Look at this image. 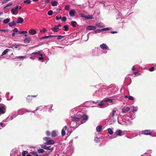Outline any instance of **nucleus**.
I'll use <instances>...</instances> for the list:
<instances>
[{
    "label": "nucleus",
    "instance_id": "f257e3e1",
    "mask_svg": "<svg viewBox=\"0 0 156 156\" xmlns=\"http://www.w3.org/2000/svg\"><path fill=\"white\" fill-rule=\"evenodd\" d=\"M53 105L52 104H50V105H48L46 106H40L38 107L36 109L32 112L35 113V111L40 110L41 111L43 110L44 111H46L48 108L49 109V112H51L52 111V107Z\"/></svg>",
    "mask_w": 156,
    "mask_h": 156
},
{
    "label": "nucleus",
    "instance_id": "f03ea898",
    "mask_svg": "<svg viewBox=\"0 0 156 156\" xmlns=\"http://www.w3.org/2000/svg\"><path fill=\"white\" fill-rule=\"evenodd\" d=\"M72 120L74 122H78L80 119H81L82 115L80 114H74L73 115H71L70 117Z\"/></svg>",
    "mask_w": 156,
    "mask_h": 156
},
{
    "label": "nucleus",
    "instance_id": "7ed1b4c3",
    "mask_svg": "<svg viewBox=\"0 0 156 156\" xmlns=\"http://www.w3.org/2000/svg\"><path fill=\"white\" fill-rule=\"evenodd\" d=\"M50 138L49 137H44L43 138V140L46 141V142L44 143L45 144L49 145L54 144V141L53 140H50Z\"/></svg>",
    "mask_w": 156,
    "mask_h": 156
},
{
    "label": "nucleus",
    "instance_id": "20e7f679",
    "mask_svg": "<svg viewBox=\"0 0 156 156\" xmlns=\"http://www.w3.org/2000/svg\"><path fill=\"white\" fill-rule=\"evenodd\" d=\"M100 48H98L95 47L92 49V54L93 56H98L99 55V51Z\"/></svg>",
    "mask_w": 156,
    "mask_h": 156
},
{
    "label": "nucleus",
    "instance_id": "39448f33",
    "mask_svg": "<svg viewBox=\"0 0 156 156\" xmlns=\"http://www.w3.org/2000/svg\"><path fill=\"white\" fill-rule=\"evenodd\" d=\"M6 107L3 105H0V115L4 114L6 111Z\"/></svg>",
    "mask_w": 156,
    "mask_h": 156
},
{
    "label": "nucleus",
    "instance_id": "423d86ee",
    "mask_svg": "<svg viewBox=\"0 0 156 156\" xmlns=\"http://www.w3.org/2000/svg\"><path fill=\"white\" fill-rule=\"evenodd\" d=\"M111 29V28L110 27L104 28L100 29H97L94 32L95 34H97L98 33H100L102 31H107L110 30Z\"/></svg>",
    "mask_w": 156,
    "mask_h": 156
},
{
    "label": "nucleus",
    "instance_id": "0eeeda50",
    "mask_svg": "<svg viewBox=\"0 0 156 156\" xmlns=\"http://www.w3.org/2000/svg\"><path fill=\"white\" fill-rule=\"evenodd\" d=\"M21 9L22 7L21 6L17 5L15 8L12 9L11 11V12L12 14H14V13L16 11H18L19 9L20 10Z\"/></svg>",
    "mask_w": 156,
    "mask_h": 156
},
{
    "label": "nucleus",
    "instance_id": "6e6552de",
    "mask_svg": "<svg viewBox=\"0 0 156 156\" xmlns=\"http://www.w3.org/2000/svg\"><path fill=\"white\" fill-rule=\"evenodd\" d=\"M9 48H12V49H14V48H15L16 49H18V50H20L21 48V47L20 45L18 44H12L11 45L8 47Z\"/></svg>",
    "mask_w": 156,
    "mask_h": 156
},
{
    "label": "nucleus",
    "instance_id": "1a4fd4ad",
    "mask_svg": "<svg viewBox=\"0 0 156 156\" xmlns=\"http://www.w3.org/2000/svg\"><path fill=\"white\" fill-rule=\"evenodd\" d=\"M88 117L87 115H83L82 116L81 119L82 120H81V124L84 123L88 119Z\"/></svg>",
    "mask_w": 156,
    "mask_h": 156
},
{
    "label": "nucleus",
    "instance_id": "9d476101",
    "mask_svg": "<svg viewBox=\"0 0 156 156\" xmlns=\"http://www.w3.org/2000/svg\"><path fill=\"white\" fill-rule=\"evenodd\" d=\"M116 134L119 136H122L125 134L124 132H122V131L120 129H117L116 131Z\"/></svg>",
    "mask_w": 156,
    "mask_h": 156
},
{
    "label": "nucleus",
    "instance_id": "9b49d317",
    "mask_svg": "<svg viewBox=\"0 0 156 156\" xmlns=\"http://www.w3.org/2000/svg\"><path fill=\"white\" fill-rule=\"evenodd\" d=\"M141 133L142 134L146 135H149L151 136V132L149 130H142L141 131Z\"/></svg>",
    "mask_w": 156,
    "mask_h": 156
},
{
    "label": "nucleus",
    "instance_id": "f8f14e48",
    "mask_svg": "<svg viewBox=\"0 0 156 156\" xmlns=\"http://www.w3.org/2000/svg\"><path fill=\"white\" fill-rule=\"evenodd\" d=\"M77 108H72L70 110V117H71V115H73V114L76 113L77 111Z\"/></svg>",
    "mask_w": 156,
    "mask_h": 156
},
{
    "label": "nucleus",
    "instance_id": "ddd939ff",
    "mask_svg": "<svg viewBox=\"0 0 156 156\" xmlns=\"http://www.w3.org/2000/svg\"><path fill=\"white\" fill-rule=\"evenodd\" d=\"M24 21L23 19L20 17H18L17 20L16 22V23H22Z\"/></svg>",
    "mask_w": 156,
    "mask_h": 156
},
{
    "label": "nucleus",
    "instance_id": "4468645a",
    "mask_svg": "<svg viewBox=\"0 0 156 156\" xmlns=\"http://www.w3.org/2000/svg\"><path fill=\"white\" fill-rule=\"evenodd\" d=\"M67 126L63 127L61 131V134L62 136H64L65 134V130L67 129Z\"/></svg>",
    "mask_w": 156,
    "mask_h": 156
},
{
    "label": "nucleus",
    "instance_id": "2eb2a0df",
    "mask_svg": "<svg viewBox=\"0 0 156 156\" xmlns=\"http://www.w3.org/2000/svg\"><path fill=\"white\" fill-rule=\"evenodd\" d=\"M76 14V12L73 9L71 10L69 12V15L71 17H73L74 16H75Z\"/></svg>",
    "mask_w": 156,
    "mask_h": 156
},
{
    "label": "nucleus",
    "instance_id": "dca6fc26",
    "mask_svg": "<svg viewBox=\"0 0 156 156\" xmlns=\"http://www.w3.org/2000/svg\"><path fill=\"white\" fill-rule=\"evenodd\" d=\"M31 37L30 36H28L27 37H26L24 40V42L25 44H28L30 43V39Z\"/></svg>",
    "mask_w": 156,
    "mask_h": 156
},
{
    "label": "nucleus",
    "instance_id": "f3484780",
    "mask_svg": "<svg viewBox=\"0 0 156 156\" xmlns=\"http://www.w3.org/2000/svg\"><path fill=\"white\" fill-rule=\"evenodd\" d=\"M100 47L101 49L104 50H107L108 48V46L106 44L104 43L101 44Z\"/></svg>",
    "mask_w": 156,
    "mask_h": 156
},
{
    "label": "nucleus",
    "instance_id": "a211bd4d",
    "mask_svg": "<svg viewBox=\"0 0 156 156\" xmlns=\"http://www.w3.org/2000/svg\"><path fill=\"white\" fill-rule=\"evenodd\" d=\"M117 109L116 108H114L112 111V113H111L109 115V117H111L113 118L115 116V114L116 111H117Z\"/></svg>",
    "mask_w": 156,
    "mask_h": 156
},
{
    "label": "nucleus",
    "instance_id": "6ab92c4d",
    "mask_svg": "<svg viewBox=\"0 0 156 156\" xmlns=\"http://www.w3.org/2000/svg\"><path fill=\"white\" fill-rule=\"evenodd\" d=\"M130 109V108L129 107H127L125 108L122 109V113H125L129 111Z\"/></svg>",
    "mask_w": 156,
    "mask_h": 156
},
{
    "label": "nucleus",
    "instance_id": "aec40b11",
    "mask_svg": "<svg viewBox=\"0 0 156 156\" xmlns=\"http://www.w3.org/2000/svg\"><path fill=\"white\" fill-rule=\"evenodd\" d=\"M86 29L89 30H94L96 29V27L93 26H88L87 27Z\"/></svg>",
    "mask_w": 156,
    "mask_h": 156
},
{
    "label": "nucleus",
    "instance_id": "412c9836",
    "mask_svg": "<svg viewBox=\"0 0 156 156\" xmlns=\"http://www.w3.org/2000/svg\"><path fill=\"white\" fill-rule=\"evenodd\" d=\"M29 33L30 34L33 35L36 34L37 32L34 29H30L29 30Z\"/></svg>",
    "mask_w": 156,
    "mask_h": 156
},
{
    "label": "nucleus",
    "instance_id": "4be33fe9",
    "mask_svg": "<svg viewBox=\"0 0 156 156\" xmlns=\"http://www.w3.org/2000/svg\"><path fill=\"white\" fill-rule=\"evenodd\" d=\"M152 151L149 150L148 151H147L143 155H141V156H151L150 153H151Z\"/></svg>",
    "mask_w": 156,
    "mask_h": 156
},
{
    "label": "nucleus",
    "instance_id": "5701e85b",
    "mask_svg": "<svg viewBox=\"0 0 156 156\" xmlns=\"http://www.w3.org/2000/svg\"><path fill=\"white\" fill-rule=\"evenodd\" d=\"M59 29V28L57 26L55 25L54 27L52 28V30L54 32H57Z\"/></svg>",
    "mask_w": 156,
    "mask_h": 156
},
{
    "label": "nucleus",
    "instance_id": "b1692460",
    "mask_svg": "<svg viewBox=\"0 0 156 156\" xmlns=\"http://www.w3.org/2000/svg\"><path fill=\"white\" fill-rule=\"evenodd\" d=\"M54 149V147L51 146H46L45 150L50 151V152L52 151Z\"/></svg>",
    "mask_w": 156,
    "mask_h": 156
},
{
    "label": "nucleus",
    "instance_id": "393cba45",
    "mask_svg": "<svg viewBox=\"0 0 156 156\" xmlns=\"http://www.w3.org/2000/svg\"><path fill=\"white\" fill-rule=\"evenodd\" d=\"M102 126L101 125L98 126L96 128V131L98 132H100L102 129Z\"/></svg>",
    "mask_w": 156,
    "mask_h": 156
},
{
    "label": "nucleus",
    "instance_id": "a878e982",
    "mask_svg": "<svg viewBox=\"0 0 156 156\" xmlns=\"http://www.w3.org/2000/svg\"><path fill=\"white\" fill-rule=\"evenodd\" d=\"M16 22L12 21L8 23V25L9 27H11L12 26L16 25Z\"/></svg>",
    "mask_w": 156,
    "mask_h": 156
},
{
    "label": "nucleus",
    "instance_id": "bb28decb",
    "mask_svg": "<svg viewBox=\"0 0 156 156\" xmlns=\"http://www.w3.org/2000/svg\"><path fill=\"white\" fill-rule=\"evenodd\" d=\"M131 107H133V110L132 111L134 113L137 111L138 109V108L137 106H134L132 105L131 106Z\"/></svg>",
    "mask_w": 156,
    "mask_h": 156
},
{
    "label": "nucleus",
    "instance_id": "cd10ccee",
    "mask_svg": "<svg viewBox=\"0 0 156 156\" xmlns=\"http://www.w3.org/2000/svg\"><path fill=\"white\" fill-rule=\"evenodd\" d=\"M112 99H110L108 98H106L103 100V101L104 102H109L110 103L112 102Z\"/></svg>",
    "mask_w": 156,
    "mask_h": 156
},
{
    "label": "nucleus",
    "instance_id": "c85d7f7f",
    "mask_svg": "<svg viewBox=\"0 0 156 156\" xmlns=\"http://www.w3.org/2000/svg\"><path fill=\"white\" fill-rule=\"evenodd\" d=\"M101 91L100 90L97 91L94 94V95L95 96H100L101 93Z\"/></svg>",
    "mask_w": 156,
    "mask_h": 156
},
{
    "label": "nucleus",
    "instance_id": "c756f323",
    "mask_svg": "<svg viewBox=\"0 0 156 156\" xmlns=\"http://www.w3.org/2000/svg\"><path fill=\"white\" fill-rule=\"evenodd\" d=\"M10 50L9 49H7L5 50L2 53L1 55L3 56L5 55Z\"/></svg>",
    "mask_w": 156,
    "mask_h": 156
},
{
    "label": "nucleus",
    "instance_id": "7c9ffc66",
    "mask_svg": "<svg viewBox=\"0 0 156 156\" xmlns=\"http://www.w3.org/2000/svg\"><path fill=\"white\" fill-rule=\"evenodd\" d=\"M51 135L52 137H55L57 135L56 131L55 130L52 131L51 132Z\"/></svg>",
    "mask_w": 156,
    "mask_h": 156
},
{
    "label": "nucleus",
    "instance_id": "2f4dec72",
    "mask_svg": "<svg viewBox=\"0 0 156 156\" xmlns=\"http://www.w3.org/2000/svg\"><path fill=\"white\" fill-rule=\"evenodd\" d=\"M65 36L62 35H56V37H57V39L58 40H61L62 38H64Z\"/></svg>",
    "mask_w": 156,
    "mask_h": 156
},
{
    "label": "nucleus",
    "instance_id": "473e14b6",
    "mask_svg": "<svg viewBox=\"0 0 156 156\" xmlns=\"http://www.w3.org/2000/svg\"><path fill=\"white\" fill-rule=\"evenodd\" d=\"M108 133L110 135H112L113 134V132L112 129L111 128H109L107 129Z\"/></svg>",
    "mask_w": 156,
    "mask_h": 156
},
{
    "label": "nucleus",
    "instance_id": "72a5a7b5",
    "mask_svg": "<svg viewBox=\"0 0 156 156\" xmlns=\"http://www.w3.org/2000/svg\"><path fill=\"white\" fill-rule=\"evenodd\" d=\"M10 21V18H7L3 21V23H4L6 24L8 23H9V21Z\"/></svg>",
    "mask_w": 156,
    "mask_h": 156
},
{
    "label": "nucleus",
    "instance_id": "f704fd0d",
    "mask_svg": "<svg viewBox=\"0 0 156 156\" xmlns=\"http://www.w3.org/2000/svg\"><path fill=\"white\" fill-rule=\"evenodd\" d=\"M103 102L102 100V101L100 102L99 103L97 104L96 107H101V106L104 105Z\"/></svg>",
    "mask_w": 156,
    "mask_h": 156
},
{
    "label": "nucleus",
    "instance_id": "c9c22d12",
    "mask_svg": "<svg viewBox=\"0 0 156 156\" xmlns=\"http://www.w3.org/2000/svg\"><path fill=\"white\" fill-rule=\"evenodd\" d=\"M96 25L99 27H104L101 23H97L96 24Z\"/></svg>",
    "mask_w": 156,
    "mask_h": 156
},
{
    "label": "nucleus",
    "instance_id": "e433bc0d",
    "mask_svg": "<svg viewBox=\"0 0 156 156\" xmlns=\"http://www.w3.org/2000/svg\"><path fill=\"white\" fill-rule=\"evenodd\" d=\"M71 24L73 27H75L77 24V23L75 21H72L71 22Z\"/></svg>",
    "mask_w": 156,
    "mask_h": 156
},
{
    "label": "nucleus",
    "instance_id": "4c0bfd02",
    "mask_svg": "<svg viewBox=\"0 0 156 156\" xmlns=\"http://www.w3.org/2000/svg\"><path fill=\"white\" fill-rule=\"evenodd\" d=\"M5 124H4L2 122L0 123V129L5 126Z\"/></svg>",
    "mask_w": 156,
    "mask_h": 156
},
{
    "label": "nucleus",
    "instance_id": "58836bf2",
    "mask_svg": "<svg viewBox=\"0 0 156 156\" xmlns=\"http://www.w3.org/2000/svg\"><path fill=\"white\" fill-rule=\"evenodd\" d=\"M12 5V2H10L8 4H7L5 7L4 8V9H5L6 8H7L8 7L11 6Z\"/></svg>",
    "mask_w": 156,
    "mask_h": 156
},
{
    "label": "nucleus",
    "instance_id": "ea45409f",
    "mask_svg": "<svg viewBox=\"0 0 156 156\" xmlns=\"http://www.w3.org/2000/svg\"><path fill=\"white\" fill-rule=\"evenodd\" d=\"M37 151L39 153H43L44 152V150L42 149H38Z\"/></svg>",
    "mask_w": 156,
    "mask_h": 156
},
{
    "label": "nucleus",
    "instance_id": "a19ab883",
    "mask_svg": "<svg viewBox=\"0 0 156 156\" xmlns=\"http://www.w3.org/2000/svg\"><path fill=\"white\" fill-rule=\"evenodd\" d=\"M100 139L99 138L97 137H95L94 141L96 143H98L100 141Z\"/></svg>",
    "mask_w": 156,
    "mask_h": 156
},
{
    "label": "nucleus",
    "instance_id": "79ce46f5",
    "mask_svg": "<svg viewBox=\"0 0 156 156\" xmlns=\"http://www.w3.org/2000/svg\"><path fill=\"white\" fill-rule=\"evenodd\" d=\"M27 31L26 30L25 31H19L18 33V34H27Z\"/></svg>",
    "mask_w": 156,
    "mask_h": 156
},
{
    "label": "nucleus",
    "instance_id": "37998d69",
    "mask_svg": "<svg viewBox=\"0 0 156 156\" xmlns=\"http://www.w3.org/2000/svg\"><path fill=\"white\" fill-rule=\"evenodd\" d=\"M64 29L63 30L65 31H67L69 30V28L67 25H65L63 26Z\"/></svg>",
    "mask_w": 156,
    "mask_h": 156
},
{
    "label": "nucleus",
    "instance_id": "c03bdc74",
    "mask_svg": "<svg viewBox=\"0 0 156 156\" xmlns=\"http://www.w3.org/2000/svg\"><path fill=\"white\" fill-rule=\"evenodd\" d=\"M31 154L34 155L35 156H39L38 155V154L37 153V152L36 151H33L31 152Z\"/></svg>",
    "mask_w": 156,
    "mask_h": 156
},
{
    "label": "nucleus",
    "instance_id": "a18cd8bd",
    "mask_svg": "<svg viewBox=\"0 0 156 156\" xmlns=\"http://www.w3.org/2000/svg\"><path fill=\"white\" fill-rule=\"evenodd\" d=\"M53 13V11L52 10H50L48 12L47 14L48 16H51L52 15Z\"/></svg>",
    "mask_w": 156,
    "mask_h": 156
},
{
    "label": "nucleus",
    "instance_id": "49530a36",
    "mask_svg": "<svg viewBox=\"0 0 156 156\" xmlns=\"http://www.w3.org/2000/svg\"><path fill=\"white\" fill-rule=\"evenodd\" d=\"M24 3H27V4H29L30 3L31 1L30 0H25L23 2Z\"/></svg>",
    "mask_w": 156,
    "mask_h": 156
},
{
    "label": "nucleus",
    "instance_id": "de8ad7c7",
    "mask_svg": "<svg viewBox=\"0 0 156 156\" xmlns=\"http://www.w3.org/2000/svg\"><path fill=\"white\" fill-rule=\"evenodd\" d=\"M52 6H56L57 5V2L56 1H54L51 3Z\"/></svg>",
    "mask_w": 156,
    "mask_h": 156
},
{
    "label": "nucleus",
    "instance_id": "09e8293b",
    "mask_svg": "<svg viewBox=\"0 0 156 156\" xmlns=\"http://www.w3.org/2000/svg\"><path fill=\"white\" fill-rule=\"evenodd\" d=\"M93 18L92 16L91 15H89L88 16H87L86 19L88 20H92L93 19Z\"/></svg>",
    "mask_w": 156,
    "mask_h": 156
},
{
    "label": "nucleus",
    "instance_id": "8fccbe9b",
    "mask_svg": "<svg viewBox=\"0 0 156 156\" xmlns=\"http://www.w3.org/2000/svg\"><path fill=\"white\" fill-rule=\"evenodd\" d=\"M79 16L80 17H83L85 19H86L87 16H85V15H84L83 13H80L79 14Z\"/></svg>",
    "mask_w": 156,
    "mask_h": 156
},
{
    "label": "nucleus",
    "instance_id": "3c124183",
    "mask_svg": "<svg viewBox=\"0 0 156 156\" xmlns=\"http://www.w3.org/2000/svg\"><path fill=\"white\" fill-rule=\"evenodd\" d=\"M67 20V18L65 16L63 17H62L61 18V21L62 22H65Z\"/></svg>",
    "mask_w": 156,
    "mask_h": 156
},
{
    "label": "nucleus",
    "instance_id": "603ef678",
    "mask_svg": "<svg viewBox=\"0 0 156 156\" xmlns=\"http://www.w3.org/2000/svg\"><path fill=\"white\" fill-rule=\"evenodd\" d=\"M31 96H30L29 95L27 97V101L28 102H29L31 101Z\"/></svg>",
    "mask_w": 156,
    "mask_h": 156
},
{
    "label": "nucleus",
    "instance_id": "864d4df0",
    "mask_svg": "<svg viewBox=\"0 0 156 156\" xmlns=\"http://www.w3.org/2000/svg\"><path fill=\"white\" fill-rule=\"evenodd\" d=\"M41 51H38L37 52H34L32 53V55H36V54L38 55V54H40V53H41Z\"/></svg>",
    "mask_w": 156,
    "mask_h": 156
},
{
    "label": "nucleus",
    "instance_id": "5fc2aeb1",
    "mask_svg": "<svg viewBox=\"0 0 156 156\" xmlns=\"http://www.w3.org/2000/svg\"><path fill=\"white\" fill-rule=\"evenodd\" d=\"M26 56H20L17 57V58L19 59H22L26 58Z\"/></svg>",
    "mask_w": 156,
    "mask_h": 156
},
{
    "label": "nucleus",
    "instance_id": "6e6d98bb",
    "mask_svg": "<svg viewBox=\"0 0 156 156\" xmlns=\"http://www.w3.org/2000/svg\"><path fill=\"white\" fill-rule=\"evenodd\" d=\"M28 152L27 151H23L22 153V155L23 156H25L26 154L28 153Z\"/></svg>",
    "mask_w": 156,
    "mask_h": 156
},
{
    "label": "nucleus",
    "instance_id": "4d7b16f0",
    "mask_svg": "<svg viewBox=\"0 0 156 156\" xmlns=\"http://www.w3.org/2000/svg\"><path fill=\"white\" fill-rule=\"evenodd\" d=\"M12 31H13L14 32H16L17 33V34H18V33L19 31L16 28H15L14 29L12 30Z\"/></svg>",
    "mask_w": 156,
    "mask_h": 156
},
{
    "label": "nucleus",
    "instance_id": "13d9d810",
    "mask_svg": "<svg viewBox=\"0 0 156 156\" xmlns=\"http://www.w3.org/2000/svg\"><path fill=\"white\" fill-rule=\"evenodd\" d=\"M118 123L119 124H120L121 125L123 124L122 123V122H123L122 121V120H120L119 119V118H118Z\"/></svg>",
    "mask_w": 156,
    "mask_h": 156
},
{
    "label": "nucleus",
    "instance_id": "bf43d9fd",
    "mask_svg": "<svg viewBox=\"0 0 156 156\" xmlns=\"http://www.w3.org/2000/svg\"><path fill=\"white\" fill-rule=\"evenodd\" d=\"M128 99L130 100H133L134 99V98L132 96H128Z\"/></svg>",
    "mask_w": 156,
    "mask_h": 156
},
{
    "label": "nucleus",
    "instance_id": "052dcab7",
    "mask_svg": "<svg viewBox=\"0 0 156 156\" xmlns=\"http://www.w3.org/2000/svg\"><path fill=\"white\" fill-rule=\"evenodd\" d=\"M154 66L152 67L151 68L149 69V70L150 71L152 72L154 70Z\"/></svg>",
    "mask_w": 156,
    "mask_h": 156
},
{
    "label": "nucleus",
    "instance_id": "680f3d73",
    "mask_svg": "<svg viewBox=\"0 0 156 156\" xmlns=\"http://www.w3.org/2000/svg\"><path fill=\"white\" fill-rule=\"evenodd\" d=\"M69 9V5H66L65 6V9L66 11H68Z\"/></svg>",
    "mask_w": 156,
    "mask_h": 156
},
{
    "label": "nucleus",
    "instance_id": "e2e57ef3",
    "mask_svg": "<svg viewBox=\"0 0 156 156\" xmlns=\"http://www.w3.org/2000/svg\"><path fill=\"white\" fill-rule=\"evenodd\" d=\"M9 30L8 29H7V30H5V29H1V30H0V31H2V32H7Z\"/></svg>",
    "mask_w": 156,
    "mask_h": 156
},
{
    "label": "nucleus",
    "instance_id": "0e129e2a",
    "mask_svg": "<svg viewBox=\"0 0 156 156\" xmlns=\"http://www.w3.org/2000/svg\"><path fill=\"white\" fill-rule=\"evenodd\" d=\"M46 146L45 145H43V144L41 145V147L42 148L44 149L45 150V149H46Z\"/></svg>",
    "mask_w": 156,
    "mask_h": 156
},
{
    "label": "nucleus",
    "instance_id": "69168bd1",
    "mask_svg": "<svg viewBox=\"0 0 156 156\" xmlns=\"http://www.w3.org/2000/svg\"><path fill=\"white\" fill-rule=\"evenodd\" d=\"M9 0H4L2 2V4H4L9 1Z\"/></svg>",
    "mask_w": 156,
    "mask_h": 156
},
{
    "label": "nucleus",
    "instance_id": "338daca9",
    "mask_svg": "<svg viewBox=\"0 0 156 156\" xmlns=\"http://www.w3.org/2000/svg\"><path fill=\"white\" fill-rule=\"evenodd\" d=\"M47 31L46 30L45 28H43V30H41L40 32H45Z\"/></svg>",
    "mask_w": 156,
    "mask_h": 156
},
{
    "label": "nucleus",
    "instance_id": "774afa93",
    "mask_svg": "<svg viewBox=\"0 0 156 156\" xmlns=\"http://www.w3.org/2000/svg\"><path fill=\"white\" fill-rule=\"evenodd\" d=\"M49 38V35H48V36H45L41 38V39H44L45 38Z\"/></svg>",
    "mask_w": 156,
    "mask_h": 156
}]
</instances>
